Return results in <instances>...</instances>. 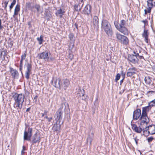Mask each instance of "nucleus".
I'll return each instance as SVG.
<instances>
[{"mask_svg": "<svg viewBox=\"0 0 155 155\" xmlns=\"http://www.w3.org/2000/svg\"><path fill=\"white\" fill-rule=\"evenodd\" d=\"M12 97L15 101V104H16L15 108L18 110L19 109H21L24 101V94L21 93L18 94L15 93L13 94ZM18 111H19V110Z\"/></svg>", "mask_w": 155, "mask_h": 155, "instance_id": "1", "label": "nucleus"}, {"mask_svg": "<svg viewBox=\"0 0 155 155\" xmlns=\"http://www.w3.org/2000/svg\"><path fill=\"white\" fill-rule=\"evenodd\" d=\"M114 24L116 28L120 32L124 34L127 32V29L126 27V23L124 20H121L119 25L117 21H115Z\"/></svg>", "mask_w": 155, "mask_h": 155, "instance_id": "2", "label": "nucleus"}, {"mask_svg": "<svg viewBox=\"0 0 155 155\" xmlns=\"http://www.w3.org/2000/svg\"><path fill=\"white\" fill-rule=\"evenodd\" d=\"M102 27L104 29L107 35L111 36L113 32L110 23L106 20H104L102 22Z\"/></svg>", "mask_w": 155, "mask_h": 155, "instance_id": "3", "label": "nucleus"}, {"mask_svg": "<svg viewBox=\"0 0 155 155\" xmlns=\"http://www.w3.org/2000/svg\"><path fill=\"white\" fill-rule=\"evenodd\" d=\"M51 54L48 52H43L38 54V57L39 59H43L45 61L50 62L54 60L53 57H50Z\"/></svg>", "mask_w": 155, "mask_h": 155, "instance_id": "4", "label": "nucleus"}, {"mask_svg": "<svg viewBox=\"0 0 155 155\" xmlns=\"http://www.w3.org/2000/svg\"><path fill=\"white\" fill-rule=\"evenodd\" d=\"M155 134V125H152L149 126H147V127L143 129V135L144 136H147L149 134L151 135Z\"/></svg>", "mask_w": 155, "mask_h": 155, "instance_id": "5", "label": "nucleus"}, {"mask_svg": "<svg viewBox=\"0 0 155 155\" xmlns=\"http://www.w3.org/2000/svg\"><path fill=\"white\" fill-rule=\"evenodd\" d=\"M64 105L63 104H61L60 108L56 112L54 116V118L55 120L57 121V123H60V120L62 118L63 110V109Z\"/></svg>", "mask_w": 155, "mask_h": 155, "instance_id": "6", "label": "nucleus"}, {"mask_svg": "<svg viewBox=\"0 0 155 155\" xmlns=\"http://www.w3.org/2000/svg\"><path fill=\"white\" fill-rule=\"evenodd\" d=\"M140 124L143 127H146L147 126V124L149 122V120L147 115L142 114L140 118Z\"/></svg>", "mask_w": 155, "mask_h": 155, "instance_id": "7", "label": "nucleus"}, {"mask_svg": "<svg viewBox=\"0 0 155 155\" xmlns=\"http://www.w3.org/2000/svg\"><path fill=\"white\" fill-rule=\"evenodd\" d=\"M133 53L134 54L128 55V61L134 64H137L138 62V59L137 57L139 56V54L137 51H134Z\"/></svg>", "mask_w": 155, "mask_h": 155, "instance_id": "8", "label": "nucleus"}, {"mask_svg": "<svg viewBox=\"0 0 155 155\" xmlns=\"http://www.w3.org/2000/svg\"><path fill=\"white\" fill-rule=\"evenodd\" d=\"M32 129L30 127L28 130H25L24 132V140L30 141L32 135Z\"/></svg>", "mask_w": 155, "mask_h": 155, "instance_id": "9", "label": "nucleus"}, {"mask_svg": "<svg viewBox=\"0 0 155 155\" xmlns=\"http://www.w3.org/2000/svg\"><path fill=\"white\" fill-rule=\"evenodd\" d=\"M147 9H145L144 10V14H147L148 13H150L151 8H153L154 4L153 0H148L147 2Z\"/></svg>", "mask_w": 155, "mask_h": 155, "instance_id": "10", "label": "nucleus"}, {"mask_svg": "<svg viewBox=\"0 0 155 155\" xmlns=\"http://www.w3.org/2000/svg\"><path fill=\"white\" fill-rule=\"evenodd\" d=\"M91 27L93 29H97L98 28V18L96 16L94 17L91 23Z\"/></svg>", "mask_w": 155, "mask_h": 155, "instance_id": "11", "label": "nucleus"}, {"mask_svg": "<svg viewBox=\"0 0 155 155\" xmlns=\"http://www.w3.org/2000/svg\"><path fill=\"white\" fill-rule=\"evenodd\" d=\"M61 81V79L59 78H54L51 82L52 84L55 87L61 89V85L60 84Z\"/></svg>", "mask_w": 155, "mask_h": 155, "instance_id": "12", "label": "nucleus"}, {"mask_svg": "<svg viewBox=\"0 0 155 155\" xmlns=\"http://www.w3.org/2000/svg\"><path fill=\"white\" fill-rule=\"evenodd\" d=\"M132 128L135 132L137 133H140L142 131H143V129H145V127H143L142 126L140 125L139 127L137 126V125L135 124H132Z\"/></svg>", "mask_w": 155, "mask_h": 155, "instance_id": "13", "label": "nucleus"}, {"mask_svg": "<svg viewBox=\"0 0 155 155\" xmlns=\"http://www.w3.org/2000/svg\"><path fill=\"white\" fill-rule=\"evenodd\" d=\"M141 111L140 109H137L134 111L133 114V119L134 120H137L140 117Z\"/></svg>", "mask_w": 155, "mask_h": 155, "instance_id": "14", "label": "nucleus"}, {"mask_svg": "<svg viewBox=\"0 0 155 155\" xmlns=\"http://www.w3.org/2000/svg\"><path fill=\"white\" fill-rule=\"evenodd\" d=\"M26 67L27 70L25 72V78L28 80L29 78V75L30 74L31 66L30 64L28 63L26 65Z\"/></svg>", "mask_w": 155, "mask_h": 155, "instance_id": "15", "label": "nucleus"}, {"mask_svg": "<svg viewBox=\"0 0 155 155\" xmlns=\"http://www.w3.org/2000/svg\"><path fill=\"white\" fill-rule=\"evenodd\" d=\"M61 126V125L60 123L59 122L57 123V121L56 123L54 124L53 127V130L57 133L60 130Z\"/></svg>", "mask_w": 155, "mask_h": 155, "instance_id": "16", "label": "nucleus"}, {"mask_svg": "<svg viewBox=\"0 0 155 155\" xmlns=\"http://www.w3.org/2000/svg\"><path fill=\"white\" fill-rule=\"evenodd\" d=\"M136 69L134 68H130L127 73V76L128 77H131L134 75L136 73Z\"/></svg>", "mask_w": 155, "mask_h": 155, "instance_id": "17", "label": "nucleus"}, {"mask_svg": "<svg viewBox=\"0 0 155 155\" xmlns=\"http://www.w3.org/2000/svg\"><path fill=\"white\" fill-rule=\"evenodd\" d=\"M69 85L70 81L68 79H66L63 80V83L62 85L64 90H66Z\"/></svg>", "mask_w": 155, "mask_h": 155, "instance_id": "18", "label": "nucleus"}, {"mask_svg": "<svg viewBox=\"0 0 155 155\" xmlns=\"http://www.w3.org/2000/svg\"><path fill=\"white\" fill-rule=\"evenodd\" d=\"M32 142L33 143H36L37 142H39L40 137L37 133L35 134L33 137Z\"/></svg>", "mask_w": 155, "mask_h": 155, "instance_id": "19", "label": "nucleus"}, {"mask_svg": "<svg viewBox=\"0 0 155 155\" xmlns=\"http://www.w3.org/2000/svg\"><path fill=\"white\" fill-rule=\"evenodd\" d=\"M90 8V5H86L83 11V13L85 14H89L91 12Z\"/></svg>", "mask_w": 155, "mask_h": 155, "instance_id": "20", "label": "nucleus"}, {"mask_svg": "<svg viewBox=\"0 0 155 155\" xmlns=\"http://www.w3.org/2000/svg\"><path fill=\"white\" fill-rule=\"evenodd\" d=\"M151 108V107H150L149 105L147 107H143L142 114L147 115V113L149 111Z\"/></svg>", "mask_w": 155, "mask_h": 155, "instance_id": "21", "label": "nucleus"}, {"mask_svg": "<svg viewBox=\"0 0 155 155\" xmlns=\"http://www.w3.org/2000/svg\"><path fill=\"white\" fill-rule=\"evenodd\" d=\"M83 5V3L82 2V1L81 3H79L78 4H75L74 6L75 10L76 11H78L80 10L81 9Z\"/></svg>", "mask_w": 155, "mask_h": 155, "instance_id": "22", "label": "nucleus"}, {"mask_svg": "<svg viewBox=\"0 0 155 155\" xmlns=\"http://www.w3.org/2000/svg\"><path fill=\"white\" fill-rule=\"evenodd\" d=\"M20 11V5L17 4L16 5L14 10V13L13 16L15 17V15H17L18 12Z\"/></svg>", "mask_w": 155, "mask_h": 155, "instance_id": "23", "label": "nucleus"}, {"mask_svg": "<svg viewBox=\"0 0 155 155\" xmlns=\"http://www.w3.org/2000/svg\"><path fill=\"white\" fill-rule=\"evenodd\" d=\"M11 74L12 76L14 78H16L18 75V71L15 70H13L11 71Z\"/></svg>", "mask_w": 155, "mask_h": 155, "instance_id": "24", "label": "nucleus"}, {"mask_svg": "<svg viewBox=\"0 0 155 155\" xmlns=\"http://www.w3.org/2000/svg\"><path fill=\"white\" fill-rule=\"evenodd\" d=\"M64 13V12L61 9H60L57 11L56 13V15L57 16H59L60 18H61Z\"/></svg>", "mask_w": 155, "mask_h": 155, "instance_id": "25", "label": "nucleus"}, {"mask_svg": "<svg viewBox=\"0 0 155 155\" xmlns=\"http://www.w3.org/2000/svg\"><path fill=\"white\" fill-rule=\"evenodd\" d=\"M26 52L24 54H23L21 56V60L20 61V66L21 67L22 66V63L23 61L25 59L26 57Z\"/></svg>", "mask_w": 155, "mask_h": 155, "instance_id": "26", "label": "nucleus"}, {"mask_svg": "<svg viewBox=\"0 0 155 155\" xmlns=\"http://www.w3.org/2000/svg\"><path fill=\"white\" fill-rule=\"evenodd\" d=\"M144 81L145 83L148 84H150L151 82V80L150 78L149 77H145Z\"/></svg>", "mask_w": 155, "mask_h": 155, "instance_id": "27", "label": "nucleus"}, {"mask_svg": "<svg viewBox=\"0 0 155 155\" xmlns=\"http://www.w3.org/2000/svg\"><path fill=\"white\" fill-rule=\"evenodd\" d=\"M148 34H149L148 32V30H144L143 33L142 34L143 37L145 39H148Z\"/></svg>", "mask_w": 155, "mask_h": 155, "instance_id": "28", "label": "nucleus"}, {"mask_svg": "<svg viewBox=\"0 0 155 155\" xmlns=\"http://www.w3.org/2000/svg\"><path fill=\"white\" fill-rule=\"evenodd\" d=\"M119 41L123 45H127L128 43V39H118Z\"/></svg>", "mask_w": 155, "mask_h": 155, "instance_id": "29", "label": "nucleus"}, {"mask_svg": "<svg viewBox=\"0 0 155 155\" xmlns=\"http://www.w3.org/2000/svg\"><path fill=\"white\" fill-rule=\"evenodd\" d=\"M117 39H127V38L126 36L122 35L119 33H117Z\"/></svg>", "mask_w": 155, "mask_h": 155, "instance_id": "30", "label": "nucleus"}, {"mask_svg": "<svg viewBox=\"0 0 155 155\" xmlns=\"http://www.w3.org/2000/svg\"><path fill=\"white\" fill-rule=\"evenodd\" d=\"M148 105L151 107V108L153 106H155V99L153 100L152 101H150L148 103Z\"/></svg>", "mask_w": 155, "mask_h": 155, "instance_id": "31", "label": "nucleus"}, {"mask_svg": "<svg viewBox=\"0 0 155 155\" xmlns=\"http://www.w3.org/2000/svg\"><path fill=\"white\" fill-rule=\"evenodd\" d=\"M26 7L28 8H30L31 10L32 9L33 7H31V3L29 2H27L26 4Z\"/></svg>", "mask_w": 155, "mask_h": 155, "instance_id": "32", "label": "nucleus"}, {"mask_svg": "<svg viewBox=\"0 0 155 155\" xmlns=\"http://www.w3.org/2000/svg\"><path fill=\"white\" fill-rule=\"evenodd\" d=\"M16 2V0H13L11 4V5L10 6L9 8H10V11L13 8V7L14 5L15 4Z\"/></svg>", "mask_w": 155, "mask_h": 155, "instance_id": "33", "label": "nucleus"}, {"mask_svg": "<svg viewBox=\"0 0 155 155\" xmlns=\"http://www.w3.org/2000/svg\"><path fill=\"white\" fill-rule=\"evenodd\" d=\"M92 141V138L88 136L87 139V143H89V144L90 145L91 144Z\"/></svg>", "mask_w": 155, "mask_h": 155, "instance_id": "34", "label": "nucleus"}, {"mask_svg": "<svg viewBox=\"0 0 155 155\" xmlns=\"http://www.w3.org/2000/svg\"><path fill=\"white\" fill-rule=\"evenodd\" d=\"M120 78V75L119 74H117L116 76L115 80L116 82Z\"/></svg>", "mask_w": 155, "mask_h": 155, "instance_id": "35", "label": "nucleus"}, {"mask_svg": "<svg viewBox=\"0 0 155 155\" xmlns=\"http://www.w3.org/2000/svg\"><path fill=\"white\" fill-rule=\"evenodd\" d=\"M35 8L37 10L38 12H39V9H40V6L38 5H36L35 6Z\"/></svg>", "mask_w": 155, "mask_h": 155, "instance_id": "36", "label": "nucleus"}, {"mask_svg": "<svg viewBox=\"0 0 155 155\" xmlns=\"http://www.w3.org/2000/svg\"><path fill=\"white\" fill-rule=\"evenodd\" d=\"M8 2V1H6L4 2V4L5 5L4 8L5 10H6V8L7 7Z\"/></svg>", "mask_w": 155, "mask_h": 155, "instance_id": "37", "label": "nucleus"}, {"mask_svg": "<svg viewBox=\"0 0 155 155\" xmlns=\"http://www.w3.org/2000/svg\"><path fill=\"white\" fill-rule=\"evenodd\" d=\"M153 138L152 137H149L147 139V141L148 142H151L153 140Z\"/></svg>", "mask_w": 155, "mask_h": 155, "instance_id": "38", "label": "nucleus"}, {"mask_svg": "<svg viewBox=\"0 0 155 155\" xmlns=\"http://www.w3.org/2000/svg\"><path fill=\"white\" fill-rule=\"evenodd\" d=\"M6 51L5 50H4L2 51L1 53V55H3L4 56L6 55Z\"/></svg>", "mask_w": 155, "mask_h": 155, "instance_id": "39", "label": "nucleus"}, {"mask_svg": "<svg viewBox=\"0 0 155 155\" xmlns=\"http://www.w3.org/2000/svg\"><path fill=\"white\" fill-rule=\"evenodd\" d=\"M74 46V43L73 41H72V42H71V44H70V45L69 46V48L70 49L71 48H72Z\"/></svg>", "mask_w": 155, "mask_h": 155, "instance_id": "40", "label": "nucleus"}, {"mask_svg": "<svg viewBox=\"0 0 155 155\" xmlns=\"http://www.w3.org/2000/svg\"><path fill=\"white\" fill-rule=\"evenodd\" d=\"M69 38L70 39H73L74 38V35L73 34L71 33L69 35Z\"/></svg>", "mask_w": 155, "mask_h": 155, "instance_id": "41", "label": "nucleus"}, {"mask_svg": "<svg viewBox=\"0 0 155 155\" xmlns=\"http://www.w3.org/2000/svg\"><path fill=\"white\" fill-rule=\"evenodd\" d=\"M134 140H135V141L136 143V145H137V144H138V142L139 140V139L137 138V137H136L134 138Z\"/></svg>", "mask_w": 155, "mask_h": 155, "instance_id": "42", "label": "nucleus"}, {"mask_svg": "<svg viewBox=\"0 0 155 155\" xmlns=\"http://www.w3.org/2000/svg\"><path fill=\"white\" fill-rule=\"evenodd\" d=\"M38 43L40 45L42 44V42L43 41V39H38Z\"/></svg>", "mask_w": 155, "mask_h": 155, "instance_id": "43", "label": "nucleus"}, {"mask_svg": "<svg viewBox=\"0 0 155 155\" xmlns=\"http://www.w3.org/2000/svg\"><path fill=\"white\" fill-rule=\"evenodd\" d=\"M69 58L71 60L73 58V55L72 54H70Z\"/></svg>", "mask_w": 155, "mask_h": 155, "instance_id": "44", "label": "nucleus"}, {"mask_svg": "<svg viewBox=\"0 0 155 155\" xmlns=\"http://www.w3.org/2000/svg\"><path fill=\"white\" fill-rule=\"evenodd\" d=\"M2 22H1V19H0V30L1 29H2L3 28L2 26Z\"/></svg>", "mask_w": 155, "mask_h": 155, "instance_id": "45", "label": "nucleus"}, {"mask_svg": "<svg viewBox=\"0 0 155 155\" xmlns=\"http://www.w3.org/2000/svg\"><path fill=\"white\" fill-rule=\"evenodd\" d=\"M48 111L46 110H45L44 111V114H45V115H46L48 113Z\"/></svg>", "mask_w": 155, "mask_h": 155, "instance_id": "46", "label": "nucleus"}, {"mask_svg": "<svg viewBox=\"0 0 155 155\" xmlns=\"http://www.w3.org/2000/svg\"><path fill=\"white\" fill-rule=\"evenodd\" d=\"M52 119V117H50V118H48V120L49 122H50V121H51V120Z\"/></svg>", "mask_w": 155, "mask_h": 155, "instance_id": "47", "label": "nucleus"}, {"mask_svg": "<svg viewBox=\"0 0 155 155\" xmlns=\"http://www.w3.org/2000/svg\"><path fill=\"white\" fill-rule=\"evenodd\" d=\"M124 79V78L122 79L121 80H120V85H121V84L123 82Z\"/></svg>", "mask_w": 155, "mask_h": 155, "instance_id": "48", "label": "nucleus"}, {"mask_svg": "<svg viewBox=\"0 0 155 155\" xmlns=\"http://www.w3.org/2000/svg\"><path fill=\"white\" fill-rule=\"evenodd\" d=\"M82 97H84V94H83L82 92ZM85 98L84 97H82V99H83V100H85Z\"/></svg>", "mask_w": 155, "mask_h": 155, "instance_id": "49", "label": "nucleus"}, {"mask_svg": "<svg viewBox=\"0 0 155 155\" xmlns=\"http://www.w3.org/2000/svg\"><path fill=\"white\" fill-rule=\"evenodd\" d=\"M31 109V108L30 107H29V108H28L26 110V112H28V111H29Z\"/></svg>", "mask_w": 155, "mask_h": 155, "instance_id": "50", "label": "nucleus"}, {"mask_svg": "<svg viewBox=\"0 0 155 155\" xmlns=\"http://www.w3.org/2000/svg\"><path fill=\"white\" fill-rule=\"evenodd\" d=\"M144 23V24H145L147 22V21L146 20H143L142 21Z\"/></svg>", "mask_w": 155, "mask_h": 155, "instance_id": "51", "label": "nucleus"}, {"mask_svg": "<svg viewBox=\"0 0 155 155\" xmlns=\"http://www.w3.org/2000/svg\"><path fill=\"white\" fill-rule=\"evenodd\" d=\"M74 26L77 29H78V25L76 23L74 24Z\"/></svg>", "mask_w": 155, "mask_h": 155, "instance_id": "52", "label": "nucleus"}, {"mask_svg": "<svg viewBox=\"0 0 155 155\" xmlns=\"http://www.w3.org/2000/svg\"><path fill=\"white\" fill-rule=\"evenodd\" d=\"M38 97L37 95H36L34 97V99H36V100L37 98H38Z\"/></svg>", "mask_w": 155, "mask_h": 155, "instance_id": "53", "label": "nucleus"}, {"mask_svg": "<svg viewBox=\"0 0 155 155\" xmlns=\"http://www.w3.org/2000/svg\"><path fill=\"white\" fill-rule=\"evenodd\" d=\"M145 41L146 43H148V39H145Z\"/></svg>", "mask_w": 155, "mask_h": 155, "instance_id": "54", "label": "nucleus"}, {"mask_svg": "<svg viewBox=\"0 0 155 155\" xmlns=\"http://www.w3.org/2000/svg\"><path fill=\"white\" fill-rule=\"evenodd\" d=\"M25 147L23 146V149H22V150H23L24 151V150H25Z\"/></svg>", "mask_w": 155, "mask_h": 155, "instance_id": "55", "label": "nucleus"}, {"mask_svg": "<svg viewBox=\"0 0 155 155\" xmlns=\"http://www.w3.org/2000/svg\"><path fill=\"white\" fill-rule=\"evenodd\" d=\"M22 66L21 67V66H20V70H21L22 69Z\"/></svg>", "mask_w": 155, "mask_h": 155, "instance_id": "56", "label": "nucleus"}, {"mask_svg": "<svg viewBox=\"0 0 155 155\" xmlns=\"http://www.w3.org/2000/svg\"><path fill=\"white\" fill-rule=\"evenodd\" d=\"M24 152L23 150H22L21 151V153L22 154L23 153H24Z\"/></svg>", "mask_w": 155, "mask_h": 155, "instance_id": "57", "label": "nucleus"}, {"mask_svg": "<svg viewBox=\"0 0 155 155\" xmlns=\"http://www.w3.org/2000/svg\"><path fill=\"white\" fill-rule=\"evenodd\" d=\"M42 117H44V115H45V114L44 113L42 114Z\"/></svg>", "mask_w": 155, "mask_h": 155, "instance_id": "58", "label": "nucleus"}, {"mask_svg": "<svg viewBox=\"0 0 155 155\" xmlns=\"http://www.w3.org/2000/svg\"><path fill=\"white\" fill-rule=\"evenodd\" d=\"M42 37H41V36H40V39H42ZM37 39H39V38H37Z\"/></svg>", "mask_w": 155, "mask_h": 155, "instance_id": "59", "label": "nucleus"}, {"mask_svg": "<svg viewBox=\"0 0 155 155\" xmlns=\"http://www.w3.org/2000/svg\"><path fill=\"white\" fill-rule=\"evenodd\" d=\"M45 118H46V119H48V117H47V116H46L45 117Z\"/></svg>", "mask_w": 155, "mask_h": 155, "instance_id": "60", "label": "nucleus"}, {"mask_svg": "<svg viewBox=\"0 0 155 155\" xmlns=\"http://www.w3.org/2000/svg\"><path fill=\"white\" fill-rule=\"evenodd\" d=\"M122 75L123 76H125V74H122Z\"/></svg>", "mask_w": 155, "mask_h": 155, "instance_id": "61", "label": "nucleus"}, {"mask_svg": "<svg viewBox=\"0 0 155 155\" xmlns=\"http://www.w3.org/2000/svg\"><path fill=\"white\" fill-rule=\"evenodd\" d=\"M67 104L68 105V103H67Z\"/></svg>", "mask_w": 155, "mask_h": 155, "instance_id": "62", "label": "nucleus"}, {"mask_svg": "<svg viewBox=\"0 0 155 155\" xmlns=\"http://www.w3.org/2000/svg\"><path fill=\"white\" fill-rule=\"evenodd\" d=\"M64 106L65 107V104H64Z\"/></svg>", "mask_w": 155, "mask_h": 155, "instance_id": "63", "label": "nucleus"}, {"mask_svg": "<svg viewBox=\"0 0 155 155\" xmlns=\"http://www.w3.org/2000/svg\"><path fill=\"white\" fill-rule=\"evenodd\" d=\"M150 92V91H149L148 92Z\"/></svg>", "mask_w": 155, "mask_h": 155, "instance_id": "64", "label": "nucleus"}]
</instances>
